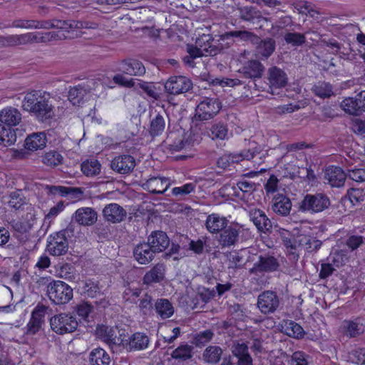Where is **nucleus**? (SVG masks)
Masks as SVG:
<instances>
[{
	"label": "nucleus",
	"mask_w": 365,
	"mask_h": 365,
	"mask_svg": "<svg viewBox=\"0 0 365 365\" xmlns=\"http://www.w3.org/2000/svg\"><path fill=\"white\" fill-rule=\"evenodd\" d=\"M23 108L42 123L47 122L54 115L53 106L49 98L41 91L28 92L23 101Z\"/></svg>",
	"instance_id": "1"
},
{
	"label": "nucleus",
	"mask_w": 365,
	"mask_h": 365,
	"mask_svg": "<svg viewBox=\"0 0 365 365\" xmlns=\"http://www.w3.org/2000/svg\"><path fill=\"white\" fill-rule=\"evenodd\" d=\"M35 23L33 29H56L57 31H62V33L74 35L75 37L81 36L83 32L81 29H96L99 24L91 21H76V20H34Z\"/></svg>",
	"instance_id": "2"
},
{
	"label": "nucleus",
	"mask_w": 365,
	"mask_h": 365,
	"mask_svg": "<svg viewBox=\"0 0 365 365\" xmlns=\"http://www.w3.org/2000/svg\"><path fill=\"white\" fill-rule=\"evenodd\" d=\"M234 35L240 36L242 41L250 42L255 46L256 55L262 60L269 58L275 51L276 41L272 38L267 37L262 39L255 34L248 31L247 32H235Z\"/></svg>",
	"instance_id": "3"
},
{
	"label": "nucleus",
	"mask_w": 365,
	"mask_h": 365,
	"mask_svg": "<svg viewBox=\"0 0 365 365\" xmlns=\"http://www.w3.org/2000/svg\"><path fill=\"white\" fill-rule=\"evenodd\" d=\"M47 295L55 304H68L73 297V289L61 280H53L47 286Z\"/></svg>",
	"instance_id": "4"
},
{
	"label": "nucleus",
	"mask_w": 365,
	"mask_h": 365,
	"mask_svg": "<svg viewBox=\"0 0 365 365\" xmlns=\"http://www.w3.org/2000/svg\"><path fill=\"white\" fill-rule=\"evenodd\" d=\"M222 103L217 98L204 97L195 109L194 120L205 121L212 119L221 110Z\"/></svg>",
	"instance_id": "5"
},
{
	"label": "nucleus",
	"mask_w": 365,
	"mask_h": 365,
	"mask_svg": "<svg viewBox=\"0 0 365 365\" xmlns=\"http://www.w3.org/2000/svg\"><path fill=\"white\" fill-rule=\"evenodd\" d=\"M51 329L57 334L63 335L76 331L78 322L76 318L71 314L60 313L54 315L50 319Z\"/></svg>",
	"instance_id": "6"
},
{
	"label": "nucleus",
	"mask_w": 365,
	"mask_h": 365,
	"mask_svg": "<svg viewBox=\"0 0 365 365\" xmlns=\"http://www.w3.org/2000/svg\"><path fill=\"white\" fill-rule=\"evenodd\" d=\"M329 205L330 200L324 193L307 194L299 208L302 212L314 214L324 211Z\"/></svg>",
	"instance_id": "7"
},
{
	"label": "nucleus",
	"mask_w": 365,
	"mask_h": 365,
	"mask_svg": "<svg viewBox=\"0 0 365 365\" xmlns=\"http://www.w3.org/2000/svg\"><path fill=\"white\" fill-rule=\"evenodd\" d=\"M46 250L53 256L65 255L68 250V240L66 231L61 230L48 236Z\"/></svg>",
	"instance_id": "8"
},
{
	"label": "nucleus",
	"mask_w": 365,
	"mask_h": 365,
	"mask_svg": "<svg viewBox=\"0 0 365 365\" xmlns=\"http://www.w3.org/2000/svg\"><path fill=\"white\" fill-rule=\"evenodd\" d=\"M280 264L277 258L273 255H259L258 260L250 269V273L254 274L272 273L279 270Z\"/></svg>",
	"instance_id": "9"
},
{
	"label": "nucleus",
	"mask_w": 365,
	"mask_h": 365,
	"mask_svg": "<svg viewBox=\"0 0 365 365\" xmlns=\"http://www.w3.org/2000/svg\"><path fill=\"white\" fill-rule=\"evenodd\" d=\"M341 106L347 113L353 115H359L365 112V91H362L356 95L354 98H344Z\"/></svg>",
	"instance_id": "10"
},
{
	"label": "nucleus",
	"mask_w": 365,
	"mask_h": 365,
	"mask_svg": "<svg viewBox=\"0 0 365 365\" xmlns=\"http://www.w3.org/2000/svg\"><path fill=\"white\" fill-rule=\"evenodd\" d=\"M279 305V297L274 291H264L258 297L257 307L264 314L274 313L277 309Z\"/></svg>",
	"instance_id": "11"
},
{
	"label": "nucleus",
	"mask_w": 365,
	"mask_h": 365,
	"mask_svg": "<svg viewBox=\"0 0 365 365\" xmlns=\"http://www.w3.org/2000/svg\"><path fill=\"white\" fill-rule=\"evenodd\" d=\"M73 38L74 35L68 34L67 33H62V31H53L48 32H30L31 44L49 43L58 40Z\"/></svg>",
	"instance_id": "12"
},
{
	"label": "nucleus",
	"mask_w": 365,
	"mask_h": 365,
	"mask_svg": "<svg viewBox=\"0 0 365 365\" xmlns=\"http://www.w3.org/2000/svg\"><path fill=\"white\" fill-rule=\"evenodd\" d=\"M192 87L191 80L183 76H171L166 81L165 88L168 93L178 95L186 93Z\"/></svg>",
	"instance_id": "13"
},
{
	"label": "nucleus",
	"mask_w": 365,
	"mask_h": 365,
	"mask_svg": "<svg viewBox=\"0 0 365 365\" xmlns=\"http://www.w3.org/2000/svg\"><path fill=\"white\" fill-rule=\"evenodd\" d=\"M340 331L349 339L359 336L364 332L362 319L357 317L350 319H344L340 326Z\"/></svg>",
	"instance_id": "14"
},
{
	"label": "nucleus",
	"mask_w": 365,
	"mask_h": 365,
	"mask_svg": "<svg viewBox=\"0 0 365 365\" xmlns=\"http://www.w3.org/2000/svg\"><path fill=\"white\" fill-rule=\"evenodd\" d=\"M45 308L37 306L31 312V317L25 327V334L34 335L37 334L44 323Z\"/></svg>",
	"instance_id": "15"
},
{
	"label": "nucleus",
	"mask_w": 365,
	"mask_h": 365,
	"mask_svg": "<svg viewBox=\"0 0 365 365\" xmlns=\"http://www.w3.org/2000/svg\"><path fill=\"white\" fill-rule=\"evenodd\" d=\"M118 70L129 76H142L145 73L143 63L138 59L128 58L118 63Z\"/></svg>",
	"instance_id": "16"
},
{
	"label": "nucleus",
	"mask_w": 365,
	"mask_h": 365,
	"mask_svg": "<svg viewBox=\"0 0 365 365\" xmlns=\"http://www.w3.org/2000/svg\"><path fill=\"white\" fill-rule=\"evenodd\" d=\"M218 242L222 247L235 245L239 239L240 227L238 224L228 225L220 233Z\"/></svg>",
	"instance_id": "17"
},
{
	"label": "nucleus",
	"mask_w": 365,
	"mask_h": 365,
	"mask_svg": "<svg viewBox=\"0 0 365 365\" xmlns=\"http://www.w3.org/2000/svg\"><path fill=\"white\" fill-rule=\"evenodd\" d=\"M195 44L203 51L205 56H214L222 52V46H217V41L209 34H203L198 37Z\"/></svg>",
	"instance_id": "18"
},
{
	"label": "nucleus",
	"mask_w": 365,
	"mask_h": 365,
	"mask_svg": "<svg viewBox=\"0 0 365 365\" xmlns=\"http://www.w3.org/2000/svg\"><path fill=\"white\" fill-rule=\"evenodd\" d=\"M267 81L272 93L274 90L284 88L287 83V77L285 72L277 66L268 69Z\"/></svg>",
	"instance_id": "19"
},
{
	"label": "nucleus",
	"mask_w": 365,
	"mask_h": 365,
	"mask_svg": "<svg viewBox=\"0 0 365 365\" xmlns=\"http://www.w3.org/2000/svg\"><path fill=\"white\" fill-rule=\"evenodd\" d=\"M111 168L120 174H128L131 173L135 166V158L130 155L116 156L111 161Z\"/></svg>",
	"instance_id": "20"
},
{
	"label": "nucleus",
	"mask_w": 365,
	"mask_h": 365,
	"mask_svg": "<svg viewBox=\"0 0 365 365\" xmlns=\"http://www.w3.org/2000/svg\"><path fill=\"white\" fill-rule=\"evenodd\" d=\"M346 175L344 171L338 166L328 167L324 173V179L331 187H340L344 185Z\"/></svg>",
	"instance_id": "21"
},
{
	"label": "nucleus",
	"mask_w": 365,
	"mask_h": 365,
	"mask_svg": "<svg viewBox=\"0 0 365 365\" xmlns=\"http://www.w3.org/2000/svg\"><path fill=\"white\" fill-rule=\"evenodd\" d=\"M104 218L112 223L122 222L126 217L125 210L117 203H110L103 210Z\"/></svg>",
	"instance_id": "22"
},
{
	"label": "nucleus",
	"mask_w": 365,
	"mask_h": 365,
	"mask_svg": "<svg viewBox=\"0 0 365 365\" xmlns=\"http://www.w3.org/2000/svg\"><path fill=\"white\" fill-rule=\"evenodd\" d=\"M155 253L156 252L148 242L138 244L133 250L135 259L141 264H146L151 262Z\"/></svg>",
	"instance_id": "23"
},
{
	"label": "nucleus",
	"mask_w": 365,
	"mask_h": 365,
	"mask_svg": "<svg viewBox=\"0 0 365 365\" xmlns=\"http://www.w3.org/2000/svg\"><path fill=\"white\" fill-rule=\"evenodd\" d=\"M170 183L165 177H152L144 184V189L153 194H163L169 187Z\"/></svg>",
	"instance_id": "24"
},
{
	"label": "nucleus",
	"mask_w": 365,
	"mask_h": 365,
	"mask_svg": "<svg viewBox=\"0 0 365 365\" xmlns=\"http://www.w3.org/2000/svg\"><path fill=\"white\" fill-rule=\"evenodd\" d=\"M47 143L46 134L44 132L33 133L29 135L24 142V148L29 151L43 150Z\"/></svg>",
	"instance_id": "25"
},
{
	"label": "nucleus",
	"mask_w": 365,
	"mask_h": 365,
	"mask_svg": "<svg viewBox=\"0 0 365 365\" xmlns=\"http://www.w3.org/2000/svg\"><path fill=\"white\" fill-rule=\"evenodd\" d=\"M292 202L288 197L282 194H277L272 200V209L274 212L282 216L289 214Z\"/></svg>",
	"instance_id": "26"
},
{
	"label": "nucleus",
	"mask_w": 365,
	"mask_h": 365,
	"mask_svg": "<svg viewBox=\"0 0 365 365\" xmlns=\"http://www.w3.org/2000/svg\"><path fill=\"white\" fill-rule=\"evenodd\" d=\"M229 224L226 217L217 213H212L207 217L205 227L211 234L220 233Z\"/></svg>",
	"instance_id": "27"
},
{
	"label": "nucleus",
	"mask_w": 365,
	"mask_h": 365,
	"mask_svg": "<svg viewBox=\"0 0 365 365\" xmlns=\"http://www.w3.org/2000/svg\"><path fill=\"white\" fill-rule=\"evenodd\" d=\"M74 220L81 225L89 226L97 220V212L91 207H81L76 210Z\"/></svg>",
	"instance_id": "28"
},
{
	"label": "nucleus",
	"mask_w": 365,
	"mask_h": 365,
	"mask_svg": "<svg viewBox=\"0 0 365 365\" xmlns=\"http://www.w3.org/2000/svg\"><path fill=\"white\" fill-rule=\"evenodd\" d=\"M148 244L156 252L164 251L170 244L167 234L161 230L154 231L148 237Z\"/></svg>",
	"instance_id": "29"
},
{
	"label": "nucleus",
	"mask_w": 365,
	"mask_h": 365,
	"mask_svg": "<svg viewBox=\"0 0 365 365\" xmlns=\"http://www.w3.org/2000/svg\"><path fill=\"white\" fill-rule=\"evenodd\" d=\"M21 120V113L15 108H6L0 112V122L11 129L17 125Z\"/></svg>",
	"instance_id": "30"
},
{
	"label": "nucleus",
	"mask_w": 365,
	"mask_h": 365,
	"mask_svg": "<svg viewBox=\"0 0 365 365\" xmlns=\"http://www.w3.org/2000/svg\"><path fill=\"white\" fill-rule=\"evenodd\" d=\"M194 354V347L186 342H182L173 350L170 356L178 363L191 359Z\"/></svg>",
	"instance_id": "31"
},
{
	"label": "nucleus",
	"mask_w": 365,
	"mask_h": 365,
	"mask_svg": "<svg viewBox=\"0 0 365 365\" xmlns=\"http://www.w3.org/2000/svg\"><path fill=\"white\" fill-rule=\"evenodd\" d=\"M255 157V153L247 151V153L244 155H239L232 153H225L222 156H220L217 161V165L218 168L226 169L230 167L231 165L238 163L239 161L247 159L252 160Z\"/></svg>",
	"instance_id": "32"
},
{
	"label": "nucleus",
	"mask_w": 365,
	"mask_h": 365,
	"mask_svg": "<svg viewBox=\"0 0 365 365\" xmlns=\"http://www.w3.org/2000/svg\"><path fill=\"white\" fill-rule=\"evenodd\" d=\"M4 46H17L31 44L30 32L22 34H12L0 37Z\"/></svg>",
	"instance_id": "33"
},
{
	"label": "nucleus",
	"mask_w": 365,
	"mask_h": 365,
	"mask_svg": "<svg viewBox=\"0 0 365 365\" xmlns=\"http://www.w3.org/2000/svg\"><path fill=\"white\" fill-rule=\"evenodd\" d=\"M165 277V266L163 264H156L143 276V282L145 284L158 283Z\"/></svg>",
	"instance_id": "34"
},
{
	"label": "nucleus",
	"mask_w": 365,
	"mask_h": 365,
	"mask_svg": "<svg viewBox=\"0 0 365 365\" xmlns=\"http://www.w3.org/2000/svg\"><path fill=\"white\" fill-rule=\"evenodd\" d=\"M148 344L149 339L146 334L136 332L129 338L127 349L130 351L143 350L148 347Z\"/></svg>",
	"instance_id": "35"
},
{
	"label": "nucleus",
	"mask_w": 365,
	"mask_h": 365,
	"mask_svg": "<svg viewBox=\"0 0 365 365\" xmlns=\"http://www.w3.org/2000/svg\"><path fill=\"white\" fill-rule=\"evenodd\" d=\"M232 354L238 359L237 365H253V360L246 344H237L234 347Z\"/></svg>",
	"instance_id": "36"
},
{
	"label": "nucleus",
	"mask_w": 365,
	"mask_h": 365,
	"mask_svg": "<svg viewBox=\"0 0 365 365\" xmlns=\"http://www.w3.org/2000/svg\"><path fill=\"white\" fill-rule=\"evenodd\" d=\"M102 165L98 160L89 158L83 160L81 164V170L86 177H96L101 172Z\"/></svg>",
	"instance_id": "37"
},
{
	"label": "nucleus",
	"mask_w": 365,
	"mask_h": 365,
	"mask_svg": "<svg viewBox=\"0 0 365 365\" xmlns=\"http://www.w3.org/2000/svg\"><path fill=\"white\" fill-rule=\"evenodd\" d=\"M264 67L257 60H251L243 66L245 76L250 78H260L262 76Z\"/></svg>",
	"instance_id": "38"
},
{
	"label": "nucleus",
	"mask_w": 365,
	"mask_h": 365,
	"mask_svg": "<svg viewBox=\"0 0 365 365\" xmlns=\"http://www.w3.org/2000/svg\"><path fill=\"white\" fill-rule=\"evenodd\" d=\"M155 309L157 314L162 319H166L174 314V307L172 303L167 299H158L155 303Z\"/></svg>",
	"instance_id": "39"
},
{
	"label": "nucleus",
	"mask_w": 365,
	"mask_h": 365,
	"mask_svg": "<svg viewBox=\"0 0 365 365\" xmlns=\"http://www.w3.org/2000/svg\"><path fill=\"white\" fill-rule=\"evenodd\" d=\"M253 222L259 232L270 233L272 231V223L262 211L255 212Z\"/></svg>",
	"instance_id": "40"
},
{
	"label": "nucleus",
	"mask_w": 365,
	"mask_h": 365,
	"mask_svg": "<svg viewBox=\"0 0 365 365\" xmlns=\"http://www.w3.org/2000/svg\"><path fill=\"white\" fill-rule=\"evenodd\" d=\"M91 365H110V357L102 348L93 349L89 356Z\"/></svg>",
	"instance_id": "41"
},
{
	"label": "nucleus",
	"mask_w": 365,
	"mask_h": 365,
	"mask_svg": "<svg viewBox=\"0 0 365 365\" xmlns=\"http://www.w3.org/2000/svg\"><path fill=\"white\" fill-rule=\"evenodd\" d=\"M285 333L289 336L300 339L304 338L305 331L302 327L293 320H285L284 326Z\"/></svg>",
	"instance_id": "42"
},
{
	"label": "nucleus",
	"mask_w": 365,
	"mask_h": 365,
	"mask_svg": "<svg viewBox=\"0 0 365 365\" xmlns=\"http://www.w3.org/2000/svg\"><path fill=\"white\" fill-rule=\"evenodd\" d=\"M255 189V183L247 180H241L237 183V187H235V195L245 200L248 198Z\"/></svg>",
	"instance_id": "43"
},
{
	"label": "nucleus",
	"mask_w": 365,
	"mask_h": 365,
	"mask_svg": "<svg viewBox=\"0 0 365 365\" xmlns=\"http://www.w3.org/2000/svg\"><path fill=\"white\" fill-rule=\"evenodd\" d=\"M312 93L322 99L329 98L334 95L332 85L325 81H318L312 88Z\"/></svg>",
	"instance_id": "44"
},
{
	"label": "nucleus",
	"mask_w": 365,
	"mask_h": 365,
	"mask_svg": "<svg viewBox=\"0 0 365 365\" xmlns=\"http://www.w3.org/2000/svg\"><path fill=\"white\" fill-rule=\"evenodd\" d=\"M222 349L219 346H208L202 353L203 360L208 364H217L220 361Z\"/></svg>",
	"instance_id": "45"
},
{
	"label": "nucleus",
	"mask_w": 365,
	"mask_h": 365,
	"mask_svg": "<svg viewBox=\"0 0 365 365\" xmlns=\"http://www.w3.org/2000/svg\"><path fill=\"white\" fill-rule=\"evenodd\" d=\"M16 135L15 130L11 129L4 124H0V145L10 146L16 142Z\"/></svg>",
	"instance_id": "46"
},
{
	"label": "nucleus",
	"mask_w": 365,
	"mask_h": 365,
	"mask_svg": "<svg viewBox=\"0 0 365 365\" xmlns=\"http://www.w3.org/2000/svg\"><path fill=\"white\" fill-rule=\"evenodd\" d=\"M165 128V121L164 118L158 113L150 121L149 133L152 137L159 136L163 133Z\"/></svg>",
	"instance_id": "47"
},
{
	"label": "nucleus",
	"mask_w": 365,
	"mask_h": 365,
	"mask_svg": "<svg viewBox=\"0 0 365 365\" xmlns=\"http://www.w3.org/2000/svg\"><path fill=\"white\" fill-rule=\"evenodd\" d=\"M93 310V306L91 303L86 301H81L73 307V312L83 321L88 322L90 314Z\"/></svg>",
	"instance_id": "48"
},
{
	"label": "nucleus",
	"mask_w": 365,
	"mask_h": 365,
	"mask_svg": "<svg viewBox=\"0 0 365 365\" xmlns=\"http://www.w3.org/2000/svg\"><path fill=\"white\" fill-rule=\"evenodd\" d=\"M63 158L62 155L57 150H50L44 153L42 157V162L50 167H56L61 165Z\"/></svg>",
	"instance_id": "49"
},
{
	"label": "nucleus",
	"mask_w": 365,
	"mask_h": 365,
	"mask_svg": "<svg viewBox=\"0 0 365 365\" xmlns=\"http://www.w3.org/2000/svg\"><path fill=\"white\" fill-rule=\"evenodd\" d=\"M214 333L211 329H205L195 334L192 337V344L201 348L209 343L213 338Z\"/></svg>",
	"instance_id": "50"
},
{
	"label": "nucleus",
	"mask_w": 365,
	"mask_h": 365,
	"mask_svg": "<svg viewBox=\"0 0 365 365\" xmlns=\"http://www.w3.org/2000/svg\"><path fill=\"white\" fill-rule=\"evenodd\" d=\"M228 129L226 125L217 123L212 125L208 135L212 139L224 140L227 135Z\"/></svg>",
	"instance_id": "51"
},
{
	"label": "nucleus",
	"mask_w": 365,
	"mask_h": 365,
	"mask_svg": "<svg viewBox=\"0 0 365 365\" xmlns=\"http://www.w3.org/2000/svg\"><path fill=\"white\" fill-rule=\"evenodd\" d=\"M237 32H247V31H232L225 32V34L219 36V39L217 41V46H222V51L225 48L230 47L234 43V38H237L241 41V37L234 35V33Z\"/></svg>",
	"instance_id": "52"
},
{
	"label": "nucleus",
	"mask_w": 365,
	"mask_h": 365,
	"mask_svg": "<svg viewBox=\"0 0 365 365\" xmlns=\"http://www.w3.org/2000/svg\"><path fill=\"white\" fill-rule=\"evenodd\" d=\"M99 335L109 344H118L120 342V338L116 335L115 330L108 327H102L98 329Z\"/></svg>",
	"instance_id": "53"
},
{
	"label": "nucleus",
	"mask_w": 365,
	"mask_h": 365,
	"mask_svg": "<svg viewBox=\"0 0 365 365\" xmlns=\"http://www.w3.org/2000/svg\"><path fill=\"white\" fill-rule=\"evenodd\" d=\"M187 52L188 53L187 56L183 58V61L185 64L194 67L195 62L194 60L197 58L203 56V51L200 49V47L196 44L194 45H187Z\"/></svg>",
	"instance_id": "54"
},
{
	"label": "nucleus",
	"mask_w": 365,
	"mask_h": 365,
	"mask_svg": "<svg viewBox=\"0 0 365 365\" xmlns=\"http://www.w3.org/2000/svg\"><path fill=\"white\" fill-rule=\"evenodd\" d=\"M284 41L293 46H299L306 41L304 34L297 32H288L284 35Z\"/></svg>",
	"instance_id": "55"
},
{
	"label": "nucleus",
	"mask_w": 365,
	"mask_h": 365,
	"mask_svg": "<svg viewBox=\"0 0 365 365\" xmlns=\"http://www.w3.org/2000/svg\"><path fill=\"white\" fill-rule=\"evenodd\" d=\"M348 197L353 205L364 200L365 193L361 188H350L347 191Z\"/></svg>",
	"instance_id": "56"
},
{
	"label": "nucleus",
	"mask_w": 365,
	"mask_h": 365,
	"mask_svg": "<svg viewBox=\"0 0 365 365\" xmlns=\"http://www.w3.org/2000/svg\"><path fill=\"white\" fill-rule=\"evenodd\" d=\"M9 204L15 209H19L24 204V197L21 190H18L11 192Z\"/></svg>",
	"instance_id": "57"
},
{
	"label": "nucleus",
	"mask_w": 365,
	"mask_h": 365,
	"mask_svg": "<svg viewBox=\"0 0 365 365\" xmlns=\"http://www.w3.org/2000/svg\"><path fill=\"white\" fill-rule=\"evenodd\" d=\"M138 307L143 314H148L153 308L152 297L145 293L144 296L139 300Z\"/></svg>",
	"instance_id": "58"
},
{
	"label": "nucleus",
	"mask_w": 365,
	"mask_h": 365,
	"mask_svg": "<svg viewBox=\"0 0 365 365\" xmlns=\"http://www.w3.org/2000/svg\"><path fill=\"white\" fill-rule=\"evenodd\" d=\"M349 357L354 363L365 365V348L354 349L351 351Z\"/></svg>",
	"instance_id": "59"
},
{
	"label": "nucleus",
	"mask_w": 365,
	"mask_h": 365,
	"mask_svg": "<svg viewBox=\"0 0 365 365\" xmlns=\"http://www.w3.org/2000/svg\"><path fill=\"white\" fill-rule=\"evenodd\" d=\"M195 186L193 183L189 182L184 184L180 187H175L172 190L174 195H189L195 190Z\"/></svg>",
	"instance_id": "60"
},
{
	"label": "nucleus",
	"mask_w": 365,
	"mask_h": 365,
	"mask_svg": "<svg viewBox=\"0 0 365 365\" xmlns=\"http://www.w3.org/2000/svg\"><path fill=\"white\" fill-rule=\"evenodd\" d=\"M60 275L61 277L71 282H75L76 279L74 268L68 264H66L61 267Z\"/></svg>",
	"instance_id": "61"
},
{
	"label": "nucleus",
	"mask_w": 365,
	"mask_h": 365,
	"mask_svg": "<svg viewBox=\"0 0 365 365\" xmlns=\"http://www.w3.org/2000/svg\"><path fill=\"white\" fill-rule=\"evenodd\" d=\"M113 81L120 86L125 88H131L135 86V80L133 78H126L122 74H116L113 77Z\"/></svg>",
	"instance_id": "62"
},
{
	"label": "nucleus",
	"mask_w": 365,
	"mask_h": 365,
	"mask_svg": "<svg viewBox=\"0 0 365 365\" xmlns=\"http://www.w3.org/2000/svg\"><path fill=\"white\" fill-rule=\"evenodd\" d=\"M205 245V242L201 239L197 240H192L189 243V250L196 255H200L204 251Z\"/></svg>",
	"instance_id": "63"
},
{
	"label": "nucleus",
	"mask_w": 365,
	"mask_h": 365,
	"mask_svg": "<svg viewBox=\"0 0 365 365\" xmlns=\"http://www.w3.org/2000/svg\"><path fill=\"white\" fill-rule=\"evenodd\" d=\"M349 177L354 181L361 182L365 181V169L356 168L349 171Z\"/></svg>",
	"instance_id": "64"
}]
</instances>
